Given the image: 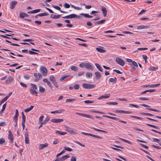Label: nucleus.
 Returning a JSON list of instances; mask_svg holds the SVG:
<instances>
[{
    "mask_svg": "<svg viewBox=\"0 0 161 161\" xmlns=\"http://www.w3.org/2000/svg\"><path fill=\"white\" fill-rule=\"evenodd\" d=\"M17 3V2L16 1H11L10 3V8L11 9H14Z\"/></svg>",
    "mask_w": 161,
    "mask_h": 161,
    "instance_id": "0eeeda50",
    "label": "nucleus"
},
{
    "mask_svg": "<svg viewBox=\"0 0 161 161\" xmlns=\"http://www.w3.org/2000/svg\"><path fill=\"white\" fill-rule=\"evenodd\" d=\"M22 121L21 123H25L26 119V118L23 112H22Z\"/></svg>",
    "mask_w": 161,
    "mask_h": 161,
    "instance_id": "f704fd0d",
    "label": "nucleus"
},
{
    "mask_svg": "<svg viewBox=\"0 0 161 161\" xmlns=\"http://www.w3.org/2000/svg\"><path fill=\"white\" fill-rule=\"evenodd\" d=\"M32 86V88H33V89H35V90H37V87L34 84H33L31 83L30 84Z\"/></svg>",
    "mask_w": 161,
    "mask_h": 161,
    "instance_id": "3c124183",
    "label": "nucleus"
},
{
    "mask_svg": "<svg viewBox=\"0 0 161 161\" xmlns=\"http://www.w3.org/2000/svg\"><path fill=\"white\" fill-rule=\"evenodd\" d=\"M101 10L103 12L104 16H106L107 13V11L106 8L104 7H103L102 8Z\"/></svg>",
    "mask_w": 161,
    "mask_h": 161,
    "instance_id": "f3484780",
    "label": "nucleus"
},
{
    "mask_svg": "<svg viewBox=\"0 0 161 161\" xmlns=\"http://www.w3.org/2000/svg\"><path fill=\"white\" fill-rule=\"evenodd\" d=\"M48 14L47 13H42L38 14V15L40 17L47 16Z\"/></svg>",
    "mask_w": 161,
    "mask_h": 161,
    "instance_id": "c03bdc74",
    "label": "nucleus"
},
{
    "mask_svg": "<svg viewBox=\"0 0 161 161\" xmlns=\"http://www.w3.org/2000/svg\"><path fill=\"white\" fill-rule=\"evenodd\" d=\"M9 135L8 136V138L10 140L11 143H12L13 142V136L12 132L10 130L8 131Z\"/></svg>",
    "mask_w": 161,
    "mask_h": 161,
    "instance_id": "9d476101",
    "label": "nucleus"
},
{
    "mask_svg": "<svg viewBox=\"0 0 161 161\" xmlns=\"http://www.w3.org/2000/svg\"><path fill=\"white\" fill-rule=\"evenodd\" d=\"M52 7L53 8H55V9L59 10L60 12H61L62 13H67L66 12L64 11H62V10H61L60 8L58 6H53V5L52 6Z\"/></svg>",
    "mask_w": 161,
    "mask_h": 161,
    "instance_id": "aec40b11",
    "label": "nucleus"
},
{
    "mask_svg": "<svg viewBox=\"0 0 161 161\" xmlns=\"http://www.w3.org/2000/svg\"><path fill=\"white\" fill-rule=\"evenodd\" d=\"M67 131L71 134H76V131H74L71 128L68 127Z\"/></svg>",
    "mask_w": 161,
    "mask_h": 161,
    "instance_id": "dca6fc26",
    "label": "nucleus"
},
{
    "mask_svg": "<svg viewBox=\"0 0 161 161\" xmlns=\"http://www.w3.org/2000/svg\"><path fill=\"white\" fill-rule=\"evenodd\" d=\"M92 129H94L95 130H96V131H99V132H104V133H106V131H104V130H99V129H97V128H93V127H92V128H91Z\"/></svg>",
    "mask_w": 161,
    "mask_h": 161,
    "instance_id": "de8ad7c7",
    "label": "nucleus"
},
{
    "mask_svg": "<svg viewBox=\"0 0 161 161\" xmlns=\"http://www.w3.org/2000/svg\"><path fill=\"white\" fill-rule=\"evenodd\" d=\"M20 17L22 18H24L25 17H28L29 16V15L24 13H21L19 14Z\"/></svg>",
    "mask_w": 161,
    "mask_h": 161,
    "instance_id": "393cba45",
    "label": "nucleus"
},
{
    "mask_svg": "<svg viewBox=\"0 0 161 161\" xmlns=\"http://www.w3.org/2000/svg\"><path fill=\"white\" fill-rule=\"evenodd\" d=\"M40 72L42 74V75L45 76H47V68L44 67L42 66L41 67L40 70Z\"/></svg>",
    "mask_w": 161,
    "mask_h": 161,
    "instance_id": "f257e3e1",
    "label": "nucleus"
},
{
    "mask_svg": "<svg viewBox=\"0 0 161 161\" xmlns=\"http://www.w3.org/2000/svg\"><path fill=\"white\" fill-rule=\"evenodd\" d=\"M116 61L118 64L121 66H123L125 64L124 61L119 58H117L116 59Z\"/></svg>",
    "mask_w": 161,
    "mask_h": 161,
    "instance_id": "7ed1b4c3",
    "label": "nucleus"
},
{
    "mask_svg": "<svg viewBox=\"0 0 161 161\" xmlns=\"http://www.w3.org/2000/svg\"><path fill=\"white\" fill-rule=\"evenodd\" d=\"M5 35L6 36L1 35H0V36L2 37H3V38H6L8 39H10V38L7 37L6 36H12L11 35H9V34H6Z\"/></svg>",
    "mask_w": 161,
    "mask_h": 161,
    "instance_id": "4c0bfd02",
    "label": "nucleus"
},
{
    "mask_svg": "<svg viewBox=\"0 0 161 161\" xmlns=\"http://www.w3.org/2000/svg\"><path fill=\"white\" fill-rule=\"evenodd\" d=\"M86 76L87 77L91 78L92 76V74L91 73L87 72Z\"/></svg>",
    "mask_w": 161,
    "mask_h": 161,
    "instance_id": "5fc2aeb1",
    "label": "nucleus"
},
{
    "mask_svg": "<svg viewBox=\"0 0 161 161\" xmlns=\"http://www.w3.org/2000/svg\"><path fill=\"white\" fill-rule=\"evenodd\" d=\"M86 63H82L80 64L79 65V66L81 68L85 67Z\"/></svg>",
    "mask_w": 161,
    "mask_h": 161,
    "instance_id": "0e129e2a",
    "label": "nucleus"
},
{
    "mask_svg": "<svg viewBox=\"0 0 161 161\" xmlns=\"http://www.w3.org/2000/svg\"><path fill=\"white\" fill-rule=\"evenodd\" d=\"M55 132L56 134H59L61 135H64L67 133V132H61L58 130H56Z\"/></svg>",
    "mask_w": 161,
    "mask_h": 161,
    "instance_id": "c756f323",
    "label": "nucleus"
},
{
    "mask_svg": "<svg viewBox=\"0 0 161 161\" xmlns=\"http://www.w3.org/2000/svg\"><path fill=\"white\" fill-rule=\"evenodd\" d=\"M34 76L35 77L34 81L36 82L38 81L41 79L42 77V75L40 73H38V74L36 73H34Z\"/></svg>",
    "mask_w": 161,
    "mask_h": 161,
    "instance_id": "f03ea898",
    "label": "nucleus"
},
{
    "mask_svg": "<svg viewBox=\"0 0 161 161\" xmlns=\"http://www.w3.org/2000/svg\"><path fill=\"white\" fill-rule=\"evenodd\" d=\"M29 135L28 132H25V142L26 144H29Z\"/></svg>",
    "mask_w": 161,
    "mask_h": 161,
    "instance_id": "f8f14e48",
    "label": "nucleus"
},
{
    "mask_svg": "<svg viewBox=\"0 0 161 161\" xmlns=\"http://www.w3.org/2000/svg\"><path fill=\"white\" fill-rule=\"evenodd\" d=\"M105 21H106L105 19L102 20H100L99 21L96 22V24H102L103 23L105 22Z\"/></svg>",
    "mask_w": 161,
    "mask_h": 161,
    "instance_id": "79ce46f5",
    "label": "nucleus"
},
{
    "mask_svg": "<svg viewBox=\"0 0 161 161\" xmlns=\"http://www.w3.org/2000/svg\"><path fill=\"white\" fill-rule=\"evenodd\" d=\"M85 68L88 70H93V68L92 65L89 63H86Z\"/></svg>",
    "mask_w": 161,
    "mask_h": 161,
    "instance_id": "6e6552de",
    "label": "nucleus"
},
{
    "mask_svg": "<svg viewBox=\"0 0 161 161\" xmlns=\"http://www.w3.org/2000/svg\"><path fill=\"white\" fill-rule=\"evenodd\" d=\"M128 64L130 65L131 67V69L130 70V71L131 72H133L136 69V68H135V66L133 65H132L131 64L129 63Z\"/></svg>",
    "mask_w": 161,
    "mask_h": 161,
    "instance_id": "bb28decb",
    "label": "nucleus"
},
{
    "mask_svg": "<svg viewBox=\"0 0 161 161\" xmlns=\"http://www.w3.org/2000/svg\"><path fill=\"white\" fill-rule=\"evenodd\" d=\"M48 145V144L47 143H45L44 144H40L39 145V150H41L46 147Z\"/></svg>",
    "mask_w": 161,
    "mask_h": 161,
    "instance_id": "2eb2a0df",
    "label": "nucleus"
},
{
    "mask_svg": "<svg viewBox=\"0 0 161 161\" xmlns=\"http://www.w3.org/2000/svg\"><path fill=\"white\" fill-rule=\"evenodd\" d=\"M109 105H116L118 104V103L116 102H108L106 103Z\"/></svg>",
    "mask_w": 161,
    "mask_h": 161,
    "instance_id": "ea45409f",
    "label": "nucleus"
},
{
    "mask_svg": "<svg viewBox=\"0 0 161 161\" xmlns=\"http://www.w3.org/2000/svg\"><path fill=\"white\" fill-rule=\"evenodd\" d=\"M39 91L40 92L43 93L45 91V89L41 86H39Z\"/></svg>",
    "mask_w": 161,
    "mask_h": 161,
    "instance_id": "c9c22d12",
    "label": "nucleus"
},
{
    "mask_svg": "<svg viewBox=\"0 0 161 161\" xmlns=\"http://www.w3.org/2000/svg\"><path fill=\"white\" fill-rule=\"evenodd\" d=\"M64 120L60 119H53L51 120V121L53 123H58L63 121Z\"/></svg>",
    "mask_w": 161,
    "mask_h": 161,
    "instance_id": "39448f33",
    "label": "nucleus"
},
{
    "mask_svg": "<svg viewBox=\"0 0 161 161\" xmlns=\"http://www.w3.org/2000/svg\"><path fill=\"white\" fill-rule=\"evenodd\" d=\"M64 149L65 150L68 151L69 152H71L72 151V149L71 148L69 147H64Z\"/></svg>",
    "mask_w": 161,
    "mask_h": 161,
    "instance_id": "052dcab7",
    "label": "nucleus"
},
{
    "mask_svg": "<svg viewBox=\"0 0 161 161\" xmlns=\"http://www.w3.org/2000/svg\"><path fill=\"white\" fill-rule=\"evenodd\" d=\"M90 136H92L94 137L97 138H100V139L102 138L100 136H98L95 135H93V134H91V133H90Z\"/></svg>",
    "mask_w": 161,
    "mask_h": 161,
    "instance_id": "49530a36",
    "label": "nucleus"
},
{
    "mask_svg": "<svg viewBox=\"0 0 161 161\" xmlns=\"http://www.w3.org/2000/svg\"><path fill=\"white\" fill-rule=\"evenodd\" d=\"M71 69L74 71H76L78 70V68L75 66H72L71 67Z\"/></svg>",
    "mask_w": 161,
    "mask_h": 161,
    "instance_id": "864d4df0",
    "label": "nucleus"
},
{
    "mask_svg": "<svg viewBox=\"0 0 161 161\" xmlns=\"http://www.w3.org/2000/svg\"><path fill=\"white\" fill-rule=\"evenodd\" d=\"M117 78L116 77L114 78H110L109 79V81L111 82L116 83L117 82Z\"/></svg>",
    "mask_w": 161,
    "mask_h": 161,
    "instance_id": "2f4dec72",
    "label": "nucleus"
},
{
    "mask_svg": "<svg viewBox=\"0 0 161 161\" xmlns=\"http://www.w3.org/2000/svg\"><path fill=\"white\" fill-rule=\"evenodd\" d=\"M146 125H148V126H150V127H153V128H155L156 129H158V126H157L155 125H151V124H146Z\"/></svg>",
    "mask_w": 161,
    "mask_h": 161,
    "instance_id": "6e6d98bb",
    "label": "nucleus"
},
{
    "mask_svg": "<svg viewBox=\"0 0 161 161\" xmlns=\"http://www.w3.org/2000/svg\"><path fill=\"white\" fill-rule=\"evenodd\" d=\"M61 16L60 15H55L53 14H52L51 15V18L55 19H57L59 18Z\"/></svg>",
    "mask_w": 161,
    "mask_h": 161,
    "instance_id": "c85d7f7f",
    "label": "nucleus"
},
{
    "mask_svg": "<svg viewBox=\"0 0 161 161\" xmlns=\"http://www.w3.org/2000/svg\"><path fill=\"white\" fill-rule=\"evenodd\" d=\"M95 65L100 71L101 72L103 71L102 68L100 66L99 64L97 63H96L95 64Z\"/></svg>",
    "mask_w": 161,
    "mask_h": 161,
    "instance_id": "cd10ccee",
    "label": "nucleus"
},
{
    "mask_svg": "<svg viewBox=\"0 0 161 161\" xmlns=\"http://www.w3.org/2000/svg\"><path fill=\"white\" fill-rule=\"evenodd\" d=\"M30 91L32 95H35L36 96H37V92L36 91L32 89H30Z\"/></svg>",
    "mask_w": 161,
    "mask_h": 161,
    "instance_id": "a878e982",
    "label": "nucleus"
},
{
    "mask_svg": "<svg viewBox=\"0 0 161 161\" xmlns=\"http://www.w3.org/2000/svg\"><path fill=\"white\" fill-rule=\"evenodd\" d=\"M80 88V86L77 84H75L74 86V88L75 90H78Z\"/></svg>",
    "mask_w": 161,
    "mask_h": 161,
    "instance_id": "338daca9",
    "label": "nucleus"
},
{
    "mask_svg": "<svg viewBox=\"0 0 161 161\" xmlns=\"http://www.w3.org/2000/svg\"><path fill=\"white\" fill-rule=\"evenodd\" d=\"M110 94L109 93L105 94L104 95L101 96L100 97H98V100H100L102 99L103 98H108L110 97Z\"/></svg>",
    "mask_w": 161,
    "mask_h": 161,
    "instance_id": "ddd939ff",
    "label": "nucleus"
},
{
    "mask_svg": "<svg viewBox=\"0 0 161 161\" xmlns=\"http://www.w3.org/2000/svg\"><path fill=\"white\" fill-rule=\"evenodd\" d=\"M50 120V118L49 117H47L46 119L43 121L41 122L40 123V125L38 128L40 129V128L42 127L43 125L45 124L47 122Z\"/></svg>",
    "mask_w": 161,
    "mask_h": 161,
    "instance_id": "1a4fd4ad",
    "label": "nucleus"
},
{
    "mask_svg": "<svg viewBox=\"0 0 161 161\" xmlns=\"http://www.w3.org/2000/svg\"><path fill=\"white\" fill-rule=\"evenodd\" d=\"M96 49L97 51L100 53H103L105 52L106 51L105 50L100 48L97 47Z\"/></svg>",
    "mask_w": 161,
    "mask_h": 161,
    "instance_id": "72a5a7b5",
    "label": "nucleus"
},
{
    "mask_svg": "<svg viewBox=\"0 0 161 161\" xmlns=\"http://www.w3.org/2000/svg\"><path fill=\"white\" fill-rule=\"evenodd\" d=\"M130 64H131L132 65H133L135 67H138V64H137V63L135 61H132V63H130Z\"/></svg>",
    "mask_w": 161,
    "mask_h": 161,
    "instance_id": "bf43d9fd",
    "label": "nucleus"
},
{
    "mask_svg": "<svg viewBox=\"0 0 161 161\" xmlns=\"http://www.w3.org/2000/svg\"><path fill=\"white\" fill-rule=\"evenodd\" d=\"M5 142V140L3 138L0 139V144H2Z\"/></svg>",
    "mask_w": 161,
    "mask_h": 161,
    "instance_id": "69168bd1",
    "label": "nucleus"
},
{
    "mask_svg": "<svg viewBox=\"0 0 161 161\" xmlns=\"http://www.w3.org/2000/svg\"><path fill=\"white\" fill-rule=\"evenodd\" d=\"M65 152V151L64 150H63L60 153H59L58 154L56 155V157L58 158V156L62 155L63 153H64Z\"/></svg>",
    "mask_w": 161,
    "mask_h": 161,
    "instance_id": "680f3d73",
    "label": "nucleus"
},
{
    "mask_svg": "<svg viewBox=\"0 0 161 161\" xmlns=\"http://www.w3.org/2000/svg\"><path fill=\"white\" fill-rule=\"evenodd\" d=\"M64 110L63 109H60L59 110H56V113L57 114H60L64 112Z\"/></svg>",
    "mask_w": 161,
    "mask_h": 161,
    "instance_id": "09e8293b",
    "label": "nucleus"
},
{
    "mask_svg": "<svg viewBox=\"0 0 161 161\" xmlns=\"http://www.w3.org/2000/svg\"><path fill=\"white\" fill-rule=\"evenodd\" d=\"M158 69V68L155 67H150L149 68V70L150 71H155Z\"/></svg>",
    "mask_w": 161,
    "mask_h": 161,
    "instance_id": "e433bc0d",
    "label": "nucleus"
},
{
    "mask_svg": "<svg viewBox=\"0 0 161 161\" xmlns=\"http://www.w3.org/2000/svg\"><path fill=\"white\" fill-rule=\"evenodd\" d=\"M95 74L96 79L98 80L101 77V74L99 72H95Z\"/></svg>",
    "mask_w": 161,
    "mask_h": 161,
    "instance_id": "412c9836",
    "label": "nucleus"
},
{
    "mask_svg": "<svg viewBox=\"0 0 161 161\" xmlns=\"http://www.w3.org/2000/svg\"><path fill=\"white\" fill-rule=\"evenodd\" d=\"M6 103H7L6 102L5 103H4V104H3V106L2 108L1 109V111H0V114H2V113L5 110V107H6Z\"/></svg>",
    "mask_w": 161,
    "mask_h": 161,
    "instance_id": "473e14b6",
    "label": "nucleus"
},
{
    "mask_svg": "<svg viewBox=\"0 0 161 161\" xmlns=\"http://www.w3.org/2000/svg\"><path fill=\"white\" fill-rule=\"evenodd\" d=\"M49 80L52 82L55 81V79L53 75H51L49 77Z\"/></svg>",
    "mask_w": 161,
    "mask_h": 161,
    "instance_id": "a18cd8bd",
    "label": "nucleus"
},
{
    "mask_svg": "<svg viewBox=\"0 0 161 161\" xmlns=\"http://www.w3.org/2000/svg\"><path fill=\"white\" fill-rule=\"evenodd\" d=\"M5 41L7 42H8L9 43H10V44L11 45H12L15 46H18V47H19V46H20L19 45H18V44H14V43H12L11 42H10V41L8 40H6Z\"/></svg>",
    "mask_w": 161,
    "mask_h": 161,
    "instance_id": "a19ab883",
    "label": "nucleus"
},
{
    "mask_svg": "<svg viewBox=\"0 0 161 161\" xmlns=\"http://www.w3.org/2000/svg\"><path fill=\"white\" fill-rule=\"evenodd\" d=\"M76 100V99H74V98H72V99H67L66 100V102H73V101H75Z\"/></svg>",
    "mask_w": 161,
    "mask_h": 161,
    "instance_id": "8fccbe9b",
    "label": "nucleus"
},
{
    "mask_svg": "<svg viewBox=\"0 0 161 161\" xmlns=\"http://www.w3.org/2000/svg\"><path fill=\"white\" fill-rule=\"evenodd\" d=\"M30 76L29 75H24V78L26 80H28L29 79Z\"/></svg>",
    "mask_w": 161,
    "mask_h": 161,
    "instance_id": "e2e57ef3",
    "label": "nucleus"
},
{
    "mask_svg": "<svg viewBox=\"0 0 161 161\" xmlns=\"http://www.w3.org/2000/svg\"><path fill=\"white\" fill-rule=\"evenodd\" d=\"M160 85V84H158L154 85H151L149 86V87L151 88L156 87L159 86Z\"/></svg>",
    "mask_w": 161,
    "mask_h": 161,
    "instance_id": "58836bf2",
    "label": "nucleus"
},
{
    "mask_svg": "<svg viewBox=\"0 0 161 161\" xmlns=\"http://www.w3.org/2000/svg\"><path fill=\"white\" fill-rule=\"evenodd\" d=\"M149 27L147 26L144 25H140L137 26V29L138 30L145 29L149 28Z\"/></svg>",
    "mask_w": 161,
    "mask_h": 161,
    "instance_id": "5701e85b",
    "label": "nucleus"
},
{
    "mask_svg": "<svg viewBox=\"0 0 161 161\" xmlns=\"http://www.w3.org/2000/svg\"><path fill=\"white\" fill-rule=\"evenodd\" d=\"M80 15H83L84 17L87 18H91L93 17L92 16H91L88 14L82 13Z\"/></svg>",
    "mask_w": 161,
    "mask_h": 161,
    "instance_id": "7c9ffc66",
    "label": "nucleus"
},
{
    "mask_svg": "<svg viewBox=\"0 0 161 161\" xmlns=\"http://www.w3.org/2000/svg\"><path fill=\"white\" fill-rule=\"evenodd\" d=\"M76 114L77 115H80L81 116H83V117H86V118L92 119V116L90 115L89 114H83L78 113H76Z\"/></svg>",
    "mask_w": 161,
    "mask_h": 161,
    "instance_id": "9b49d317",
    "label": "nucleus"
},
{
    "mask_svg": "<svg viewBox=\"0 0 161 161\" xmlns=\"http://www.w3.org/2000/svg\"><path fill=\"white\" fill-rule=\"evenodd\" d=\"M69 155H65L63 156L61 158H59V160L60 161H63L65 160V159L68 158H69Z\"/></svg>",
    "mask_w": 161,
    "mask_h": 161,
    "instance_id": "a211bd4d",
    "label": "nucleus"
},
{
    "mask_svg": "<svg viewBox=\"0 0 161 161\" xmlns=\"http://www.w3.org/2000/svg\"><path fill=\"white\" fill-rule=\"evenodd\" d=\"M64 7L65 8H69L70 7V5L67 3H65L64 5Z\"/></svg>",
    "mask_w": 161,
    "mask_h": 161,
    "instance_id": "603ef678",
    "label": "nucleus"
},
{
    "mask_svg": "<svg viewBox=\"0 0 161 161\" xmlns=\"http://www.w3.org/2000/svg\"><path fill=\"white\" fill-rule=\"evenodd\" d=\"M13 81V78L11 76H8L7 79L5 80V83H9L12 82Z\"/></svg>",
    "mask_w": 161,
    "mask_h": 161,
    "instance_id": "6ab92c4d",
    "label": "nucleus"
},
{
    "mask_svg": "<svg viewBox=\"0 0 161 161\" xmlns=\"http://www.w3.org/2000/svg\"><path fill=\"white\" fill-rule=\"evenodd\" d=\"M69 76V75H65L63 76L62 77H61L60 79V81H64L66 78L67 77Z\"/></svg>",
    "mask_w": 161,
    "mask_h": 161,
    "instance_id": "4d7b16f0",
    "label": "nucleus"
},
{
    "mask_svg": "<svg viewBox=\"0 0 161 161\" xmlns=\"http://www.w3.org/2000/svg\"><path fill=\"white\" fill-rule=\"evenodd\" d=\"M43 82L45 83H46L48 86L51 88L52 89L53 87V86L52 85L51 83L47 79L45 78L43 80Z\"/></svg>",
    "mask_w": 161,
    "mask_h": 161,
    "instance_id": "4468645a",
    "label": "nucleus"
},
{
    "mask_svg": "<svg viewBox=\"0 0 161 161\" xmlns=\"http://www.w3.org/2000/svg\"><path fill=\"white\" fill-rule=\"evenodd\" d=\"M121 140H122V141L125 142H126L128 143H129V144H131V142H130V141H128V140H125V139H123V138H121L120 139Z\"/></svg>",
    "mask_w": 161,
    "mask_h": 161,
    "instance_id": "13d9d810",
    "label": "nucleus"
},
{
    "mask_svg": "<svg viewBox=\"0 0 161 161\" xmlns=\"http://www.w3.org/2000/svg\"><path fill=\"white\" fill-rule=\"evenodd\" d=\"M84 102L86 104H88L94 103V101L93 100H87L85 101Z\"/></svg>",
    "mask_w": 161,
    "mask_h": 161,
    "instance_id": "37998d69",
    "label": "nucleus"
},
{
    "mask_svg": "<svg viewBox=\"0 0 161 161\" xmlns=\"http://www.w3.org/2000/svg\"><path fill=\"white\" fill-rule=\"evenodd\" d=\"M77 16L75 14H72L65 16L63 17V18L64 19H72L77 17Z\"/></svg>",
    "mask_w": 161,
    "mask_h": 161,
    "instance_id": "423d86ee",
    "label": "nucleus"
},
{
    "mask_svg": "<svg viewBox=\"0 0 161 161\" xmlns=\"http://www.w3.org/2000/svg\"><path fill=\"white\" fill-rule=\"evenodd\" d=\"M111 119H112L115 120H118L120 122H121V123H125V124L126 123V121H123V120H120L119 118H116V117H115L111 116Z\"/></svg>",
    "mask_w": 161,
    "mask_h": 161,
    "instance_id": "4be33fe9",
    "label": "nucleus"
},
{
    "mask_svg": "<svg viewBox=\"0 0 161 161\" xmlns=\"http://www.w3.org/2000/svg\"><path fill=\"white\" fill-rule=\"evenodd\" d=\"M40 9H36L31 11H29L28 12V14H34L36 13L39 12L40 11Z\"/></svg>",
    "mask_w": 161,
    "mask_h": 161,
    "instance_id": "b1692460",
    "label": "nucleus"
},
{
    "mask_svg": "<svg viewBox=\"0 0 161 161\" xmlns=\"http://www.w3.org/2000/svg\"><path fill=\"white\" fill-rule=\"evenodd\" d=\"M70 161H76V158L74 156H72L70 159Z\"/></svg>",
    "mask_w": 161,
    "mask_h": 161,
    "instance_id": "774afa93",
    "label": "nucleus"
},
{
    "mask_svg": "<svg viewBox=\"0 0 161 161\" xmlns=\"http://www.w3.org/2000/svg\"><path fill=\"white\" fill-rule=\"evenodd\" d=\"M82 86L86 89H92L95 87V85L93 84L84 83L83 84Z\"/></svg>",
    "mask_w": 161,
    "mask_h": 161,
    "instance_id": "20e7f679",
    "label": "nucleus"
}]
</instances>
